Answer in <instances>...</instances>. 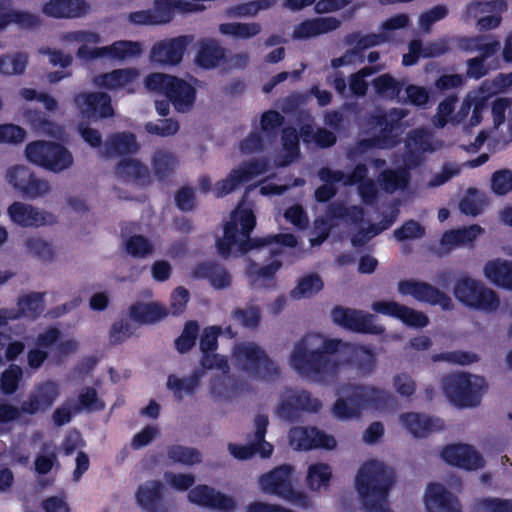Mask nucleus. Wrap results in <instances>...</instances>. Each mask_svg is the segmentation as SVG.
I'll return each mask as SVG.
<instances>
[{"label":"nucleus","instance_id":"f257e3e1","mask_svg":"<svg viewBox=\"0 0 512 512\" xmlns=\"http://www.w3.org/2000/svg\"><path fill=\"white\" fill-rule=\"evenodd\" d=\"M377 355L372 347L352 345L321 334H307L297 341L288 365L299 376L315 383H330L351 365L360 376L373 373Z\"/></svg>","mask_w":512,"mask_h":512},{"label":"nucleus","instance_id":"f03ea898","mask_svg":"<svg viewBox=\"0 0 512 512\" xmlns=\"http://www.w3.org/2000/svg\"><path fill=\"white\" fill-rule=\"evenodd\" d=\"M256 225L254 205L247 201L246 195L232 211L230 221L224 228V236L217 241V248L222 256H240L254 251L257 253L277 254L281 246L293 247L297 240L292 234H279L267 237L250 238Z\"/></svg>","mask_w":512,"mask_h":512},{"label":"nucleus","instance_id":"7ed1b4c3","mask_svg":"<svg viewBox=\"0 0 512 512\" xmlns=\"http://www.w3.org/2000/svg\"><path fill=\"white\" fill-rule=\"evenodd\" d=\"M395 483V473L384 462L370 459L358 469L355 488L367 512H392L387 497Z\"/></svg>","mask_w":512,"mask_h":512},{"label":"nucleus","instance_id":"20e7f679","mask_svg":"<svg viewBox=\"0 0 512 512\" xmlns=\"http://www.w3.org/2000/svg\"><path fill=\"white\" fill-rule=\"evenodd\" d=\"M294 472L290 464L279 465L259 476L258 487L263 494L276 496L296 508L312 509L314 501L308 492L293 486Z\"/></svg>","mask_w":512,"mask_h":512},{"label":"nucleus","instance_id":"39448f33","mask_svg":"<svg viewBox=\"0 0 512 512\" xmlns=\"http://www.w3.org/2000/svg\"><path fill=\"white\" fill-rule=\"evenodd\" d=\"M387 398L384 390L374 386H353L340 391L332 413L341 420L356 418L364 410H378L386 403Z\"/></svg>","mask_w":512,"mask_h":512},{"label":"nucleus","instance_id":"423d86ee","mask_svg":"<svg viewBox=\"0 0 512 512\" xmlns=\"http://www.w3.org/2000/svg\"><path fill=\"white\" fill-rule=\"evenodd\" d=\"M453 293L462 305L484 314H495L501 305L500 296L494 289L469 276L456 280Z\"/></svg>","mask_w":512,"mask_h":512},{"label":"nucleus","instance_id":"0eeeda50","mask_svg":"<svg viewBox=\"0 0 512 512\" xmlns=\"http://www.w3.org/2000/svg\"><path fill=\"white\" fill-rule=\"evenodd\" d=\"M80 47L77 56L84 60L107 58L111 60H126L140 55L143 51L142 45L137 41L120 40L111 45L98 48H89V44L102 42L101 36L95 32L80 30Z\"/></svg>","mask_w":512,"mask_h":512},{"label":"nucleus","instance_id":"6e6552de","mask_svg":"<svg viewBox=\"0 0 512 512\" xmlns=\"http://www.w3.org/2000/svg\"><path fill=\"white\" fill-rule=\"evenodd\" d=\"M27 160L53 173H62L74 165L73 153L63 144L37 140L25 148Z\"/></svg>","mask_w":512,"mask_h":512},{"label":"nucleus","instance_id":"1a4fd4ad","mask_svg":"<svg viewBox=\"0 0 512 512\" xmlns=\"http://www.w3.org/2000/svg\"><path fill=\"white\" fill-rule=\"evenodd\" d=\"M486 389L485 379L478 375L458 373L443 380V390L449 401L462 408L477 406Z\"/></svg>","mask_w":512,"mask_h":512},{"label":"nucleus","instance_id":"9d476101","mask_svg":"<svg viewBox=\"0 0 512 512\" xmlns=\"http://www.w3.org/2000/svg\"><path fill=\"white\" fill-rule=\"evenodd\" d=\"M405 116V110L398 108H393L388 113L376 111L372 116V124L379 127L383 137L361 140L355 147L348 151V157L355 159L373 147L387 148L393 146L396 142L395 137L399 133V122Z\"/></svg>","mask_w":512,"mask_h":512},{"label":"nucleus","instance_id":"9b49d317","mask_svg":"<svg viewBox=\"0 0 512 512\" xmlns=\"http://www.w3.org/2000/svg\"><path fill=\"white\" fill-rule=\"evenodd\" d=\"M233 361L238 368L261 378L278 373L277 364L253 342L237 344L233 349Z\"/></svg>","mask_w":512,"mask_h":512},{"label":"nucleus","instance_id":"f8f14e48","mask_svg":"<svg viewBox=\"0 0 512 512\" xmlns=\"http://www.w3.org/2000/svg\"><path fill=\"white\" fill-rule=\"evenodd\" d=\"M269 164L266 160H252L232 169L227 176L218 181L213 193L217 198L223 197L236 190L242 183L252 180L268 171Z\"/></svg>","mask_w":512,"mask_h":512},{"label":"nucleus","instance_id":"ddd939ff","mask_svg":"<svg viewBox=\"0 0 512 512\" xmlns=\"http://www.w3.org/2000/svg\"><path fill=\"white\" fill-rule=\"evenodd\" d=\"M268 417L266 415H257L254 419V437L250 445L228 444V451L238 460L250 459L255 453L262 458H269L273 453V446L265 441V434L268 426Z\"/></svg>","mask_w":512,"mask_h":512},{"label":"nucleus","instance_id":"4468645a","mask_svg":"<svg viewBox=\"0 0 512 512\" xmlns=\"http://www.w3.org/2000/svg\"><path fill=\"white\" fill-rule=\"evenodd\" d=\"M187 500L202 508L226 512H232L238 507V502L233 496L206 484L192 487L187 493Z\"/></svg>","mask_w":512,"mask_h":512},{"label":"nucleus","instance_id":"2eb2a0df","mask_svg":"<svg viewBox=\"0 0 512 512\" xmlns=\"http://www.w3.org/2000/svg\"><path fill=\"white\" fill-rule=\"evenodd\" d=\"M333 321L356 332L379 335L385 328L376 322L373 314L361 310L336 307L332 310Z\"/></svg>","mask_w":512,"mask_h":512},{"label":"nucleus","instance_id":"dca6fc26","mask_svg":"<svg viewBox=\"0 0 512 512\" xmlns=\"http://www.w3.org/2000/svg\"><path fill=\"white\" fill-rule=\"evenodd\" d=\"M10 221L22 228H40L55 223V217L32 204L14 201L7 208Z\"/></svg>","mask_w":512,"mask_h":512},{"label":"nucleus","instance_id":"f3484780","mask_svg":"<svg viewBox=\"0 0 512 512\" xmlns=\"http://www.w3.org/2000/svg\"><path fill=\"white\" fill-rule=\"evenodd\" d=\"M398 292L403 296H411L419 302L439 305L443 309L451 308V298L431 284L415 279L402 280L398 283Z\"/></svg>","mask_w":512,"mask_h":512},{"label":"nucleus","instance_id":"a211bd4d","mask_svg":"<svg viewBox=\"0 0 512 512\" xmlns=\"http://www.w3.org/2000/svg\"><path fill=\"white\" fill-rule=\"evenodd\" d=\"M192 40L191 36L183 35L157 41L150 50V61L160 65L176 66L182 61Z\"/></svg>","mask_w":512,"mask_h":512},{"label":"nucleus","instance_id":"6ab92c4d","mask_svg":"<svg viewBox=\"0 0 512 512\" xmlns=\"http://www.w3.org/2000/svg\"><path fill=\"white\" fill-rule=\"evenodd\" d=\"M60 393V385L55 381L45 380L36 383L28 399L22 403L23 413L34 415L50 410Z\"/></svg>","mask_w":512,"mask_h":512},{"label":"nucleus","instance_id":"aec40b11","mask_svg":"<svg viewBox=\"0 0 512 512\" xmlns=\"http://www.w3.org/2000/svg\"><path fill=\"white\" fill-rule=\"evenodd\" d=\"M74 104L84 119L94 120L114 115L111 98L103 92L79 93L74 98Z\"/></svg>","mask_w":512,"mask_h":512},{"label":"nucleus","instance_id":"412c9836","mask_svg":"<svg viewBox=\"0 0 512 512\" xmlns=\"http://www.w3.org/2000/svg\"><path fill=\"white\" fill-rule=\"evenodd\" d=\"M289 443L298 451H307L316 448L334 449L336 440L333 436L325 434L313 427H294L289 432Z\"/></svg>","mask_w":512,"mask_h":512},{"label":"nucleus","instance_id":"4be33fe9","mask_svg":"<svg viewBox=\"0 0 512 512\" xmlns=\"http://www.w3.org/2000/svg\"><path fill=\"white\" fill-rule=\"evenodd\" d=\"M507 9L504 0H493L491 2H472L467 6V16L478 18L476 28L479 31L496 29L501 24L500 13Z\"/></svg>","mask_w":512,"mask_h":512},{"label":"nucleus","instance_id":"5701e85b","mask_svg":"<svg viewBox=\"0 0 512 512\" xmlns=\"http://www.w3.org/2000/svg\"><path fill=\"white\" fill-rule=\"evenodd\" d=\"M371 309L376 313L397 318L411 327L422 328L427 326L429 322L428 317L424 313L396 301H375L372 303Z\"/></svg>","mask_w":512,"mask_h":512},{"label":"nucleus","instance_id":"b1692460","mask_svg":"<svg viewBox=\"0 0 512 512\" xmlns=\"http://www.w3.org/2000/svg\"><path fill=\"white\" fill-rule=\"evenodd\" d=\"M442 459L449 465L472 471L484 466L478 451L469 444H451L443 448Z\"/></svg>","mask_w":512,"mask_h":512},{"label":"nucleus","instance_id":"393cba45","mask_svg":"<svg viewBox=\"0 0 512 512\" xmlns=\"http://www.w3.org/2000/svg\"><path fill=\"white\" fill-rule=\"evenodd\" d=\"M341 20L333 16L307 19L295 25L291 37L295 40H308L337 30Z\"/></svg>","mask_w":512,"mask_h":512},{"label":"nucleus","instance_id":"a878e982","mask_svg":"<svg viewBox=\"0 0 512 512\" xmlns=\"http://www.w3.org/2000/svg\"><path fill=\"white\" fill-rule=\"evenodd\" d=\"M163 484L151 480L140 485L136 492L138 504L146 512H170V505L163 499Z\"/></svg>","mask_w":512,"mask_h":512},{"label":"nucleus","instance_id":"bb28decb","mask_svg":"<svg viewBox=\"0 0 512 512\" xmlns=\"http://www.w3.org/2000/svg\"><path fill=\"white\" fill-rule=\"evenodd\" d=\"M399 421L407 431L418 438L426 437L431 432L439 431L444 427L441 419L415 412L400 414Z\"/></svg>","mask_w":512,"mask_h":512},{"label":"nucleus","instance_id":"cd10ccee","mask_svg":"<svg viewBox=\"0 0 512 512\" xmlns=\"http://www.w3.org/2000/svg\"><path fill=\"white\" fill-rule=\"evenodd\" d=\"M449 51V40L442 38L434 42L423 44L420 40H412L408 53L403 55L402 63L411 66L417 63L420 57H438Z\"/></svg>","mask_w":512,"mask_h":512},{"label":"nucleus","instance_id":"c85d7f7f","mask_svg":"<svg viewBox=\"0 0 512 512\" xmlns=\"http://www.w3.org/2000/svg\"><path fill=\"white\" fill-rule=\"evenodd\" d=\"M333 479V468L325 462L308 464L304 484L308 491L320 494L329 490Z\"/></svg>","mask_w":512,"mask_h":512},{"label":"nucleus","instance_id":"c756f323","mask_svg":"<svg viewBox=\"0 0 512 512\" xmlns=\"http://www.w3.org/2000/svg\"><path fill=\"white\" fill-rule=\"evenodd\" d=\"M23 252L26 256L50 264L57 258V249L53 242L41 235H29L22 243Z\"/></svg>","mask_w":512,"mask_h":512},{"label":"nucleus","instance_id":"7c9ffc66","mask_svg":"<svg viewBox=\"0 0 512 512\" xmlns=\"http://www.w3.org/2000/svg\"><path fill=\"white\" fill-rule=\"evenodd\" d=\"M139 71L135 68L116 69L101 74L93 79V83L100 88L116 91L127 88L139 78Z\"/></svg>","mask_w":512,"mask_h":512},{"label":"nucleus","instance_id":"2f4dec72","mask_svg":"<svg viewBox=\"0 0 512 512\" xmlns=\"http://www.w3.org/2000/svg\"><path fill=\"white\" fill-rule=\"evenodd\" d=\"M225 59V49L216 40L202 39L198 42L195 63L204 69L218 67Z\"/></svg>","mask_w":512,"mask_h":512},{"label":"nucleus","instance_id":"473e14b6","mask_svg":"<svg viewBox=\"0 0 512 512\" xmlns=\"http://www.w3.org/2000/svg\"><path fill=\"white\" fill-rule=\"evenodd\" d=\"M167 97L178 112H188L194 105L196 90L188 82L174 76Z\"/></svg>","mask_w":512,"mask_h":512},{"label":"nucleus","instance_id":"72a5a7b5","mask_svg":"<svg viewBox=\"0 0 512 512\" xmlns=\"http://www.w3.org/2000/svg\"><path fill=\"white\" fill-rule=\"evenodd\" d=\"M43 12L54 18H77L86 14L87 7L80 0H50Z\"/></svg>","mask_w":512,"mask_h":512},{"label":"nucleus","instance_id":"f704fd0d","mask_svg":"<svg viewBox=\"0 0 512 512\" xmlns=\"http://www.w3.org/2000/svg\"><path fill=\"white\" fill-rule=\"evenodd\" d=\"M138 150L136 137L132 133H117L109 137L100 154L104 158H111L118 154L133 153Z\"/></svg>","mask_w":512,"mask_h":512},{"label":"nucleus","instance_id":"c9c22d12","mask_svg":"<svg viewBox=\"0 0 512 512\" xmlns=\"http://www.w3.org/2000/svg\"><path fill=\"white\" fill-rule=\"evenodd\" d=\"M25 117L31 128L38 134L59 140L64 138V128L57 122L48 119L42 112L29 111Z\"/></svg>","mask_w":512,"mask_h":512},{"label":"nucleus","instance_id":"e433bc0d","mask_svg":"<svg viewBox=\"0 0 512 512\" xmlns=\"http://www.w3.org/2000/svg\"><path fill=\"white\" fill-rule=\"evenodd\" d=\"M168 311L157 302L137 303L129 309L130 319L141 324H149L166 317Z\"/></svg>","mask_w":512,"mask_h":512},{"label":"nucleus","instance_id":"4c0bfd02","mask_svg":"<svg viewBox=\"0 0 512 512\" xmlns=\"http://www.w3.org/2000/svg\"><path fill=\"white\" fill-rule=\"evenodd\" d=\"M482 233L483 229L478 225L451 230L443 235L441 245L445 247L446 251H451L472 243Z\"/></svg>","mask_w":512,"mask_h":512},{"label":"nucleus","instance_id":"58836bf2","mask_svg":"<svg viewBox=\"0 0 512 512\" xmlns=\"http://www.w3.org/2000/svg\"><path fill=\"white\" fill-rule=\"evenodd\" d=\"M195 278H207L216 289H223L231 284V275L222 266L212 263H202L193 269Z\"/></svg>","mask_w":512,"mask_h":512},{"label":"nucleus","instance_id":"ea45409f","mask_svg":"<svg viewBox=\"0 0 512 512\" xmlns=\"http://www.w3.org/2000/svg\"><path fill=\"white\" fill-rule=\"evenodd\" d=\"M10 24H16L22 28H32L38 24L37 16L5 6V1L0 0V32L8 28Z\"/></svg>","mask_w":512,"mask_h":512},{"label":"nucleus","instance_id":"a19ab883","mask_svg":"<svg viewBox=\"0 0 512 512\" xmlns=\"http://www.w3.org/2000/svg\"><path fill=\"white\" fill-rule=\"evenodd\" d=\"M367 168L365 165L359 164L350 174H345L341 170H332L324 167L319 170L318 177L322 182L341 183L343 185H352L365 179Z\"/></svg>","mask_w":512,"mask_h":512},{"label":"nucleus","instance_id":"79ce46f5","mask_svg":"<svg viewBox=\"0 0 512 512\" xmlns=\"http://www.w3.org/2000/svg\"><path fill=\"white\" fill-rule=\"evenodd\" d=\"M219 32L234 40H249L262 32L258 22H227L219 25Z\"/></svg>","mask_w":512,"mask_h":512},{"label":"nucleus","instance_id":"37998d69","mask_svg":"<svg viewBox=\"0 0 512 512\" xmlns=\"http://www.w3.org/2000/svg\"><path fill=\"white\" fill-rule=\"evenodd\" d=\"M29 63L26 52L14 51L0 54V75L19 76L25 73Z\"/></svg>","mask_w":512,"mask_h":512},{"label":"nucleus","instance_id":"c03bdc74","mask_svg":"<svg viewBox=\"0 0 512 512\" xmlns=\"http://www.w3.org/2000/svg\"><path fill=\"white\" fill-rule=\"evenodd\" d=\"M15 319L21 317L35 318L44 310L43 295L40 293H30L20 296L17 306L11 308Z\"/></svg>","mask_w":512,"mask_h":512},{"label":"nucleus","instance_id":"a18cd8bd","mask_svg":"<svg viewBox=\"0 0 512 512\" xmlns=\"http://www.w3.org/2000/svg\"><path fill=\"white\" fill-rule=\"evenodd\" d=\"M511 264L512 261L501 258L490 260L483 267L484 277L493 285L506 289Z\"/></svg>","mask_w":512,"mask_h":512},{"label":"nucleus","instance_id":"49530a36","mask_svg":"<svg viewBox=\"0 0 512 512\" xmlns=\"http://www.w3.org/2000/svg\"><path fill=\"white\" fill-rule=\"evenodd\" d=\"M178 165L176 156L166 149L156 150L151 157V169L159 179L169 176L177 169Z\"/></svg>","mask_w":512,"mask_h":512},{"label":"nucleus","instance_id":"de8ad7c7","mask_svg":"<svg viewBox=\"0 0 512 512\" xmlns=\"http://www.w3.org/2000/svg\"><path fill=\"white\" fill-rule=\"evenodd\" d=\"M410 181V174L406 169H387L378 178L380 187L387 193L404 190Z\"/></svg>","mask_w":512,"mask_h":512},{"label":"nucleus","instance_id":"09e8293b","mask_svg":"<svg viewBox=\"0 0 512 512\" xmlns=\"http://www.w3.org/2000/svg\"><path fill=\"white\" fill-rule=\"evenodd\" d=\"M202 377L203 373L201 371H196L185 378L170 375L167 380V388L173 392L178 400H181L185 395H190L195 391Z\"/></svg>","mask_w":512,"mask_h":512},{"label":"nucleus","instance_id":"8fccbe9b","mask_svg":"<svg viewBox=\"0 0 512 512\" xmlns=\"http://www.w3.org/2000/svg\"><path fill=\"white\" fill-rule=\"evenodd\" d=\"M324 287L322 277L315 272L305 274L298 281L297 286L291 290L294 299L310 298L319 293Z\"/></svg>","mask_w":512,"mask_h":512},{"label":"nucleus","instance_id":"3c124183","mask_svg":"<svg viewBox=\"0 0 512 512\" xmlns=\"http://www.w3.org/2000/svg\"><path fill=\"white\" fill-rule=\"evenodd\" d=\"M444 143L436 139L429 131L416 130L408 138L407 146L413 152H434L443 147Z\"/></svg>","mask_w":512,"mask_h":512},{"label":"nucleus","instance_id":"603ef678","mask_svg":"<svg viewBox=\"0 0 512 512\" xmlns=\"http://www.w3.org/2000/svg\"><path fill=\"white\" fill-rule=\"evenodd\" d=\"M384 65L363 67L359 71L352 73L348 77V85L351 93L356 97H364L367 93L369 83L367 77L380 72L384 69Z\"/></svg>","mask_w":512,"mask_h":512},{"label":"nucleus","instance_id":"864d4df0","mask_svg":"<svg viewBox=\"0 0 512 512\" xmlns=\"http://www.w3.org/2000/svg\"><path fill=\"white\" fill-rule=\"evenodd\" d=\"M488 205L486 195L476 188H469L459 203V209L466 215L476 216Z\"/></svg>","mask_w":512,"mask_h":512},{"label":"nucleus","instance_id":"5fc2aeb1","mask_svg":"<svg viewBox=\"0 0 512 512\" xmlns=\"http://www.w3.org/2000/svg\"><path fill=\"white\" fill-rule=\"evenodd\" d=\"M116 176L124 181L145 179L148 177V169L137 159H123L116 168Z\"/></svg>","mask_w":512,"mask_h":512},{"label":"nucleus","instance_id":"6e6d98bb","mask_svg":"<svg viewBox=\"0 0 512 512\" xmlns=\"http://www.w3.org/2000/svg\"><path fill=\"white\" fill-rule=\"evenodd\" d=\"M283 155L277 159V165L284 166L295 160L299 153L298 135L294 128H286L282 134Z\"/></svg>","mask_w":512,"mask_h":512},{"label":"nucleus","instance_id":"4d7b16f0","mask_svg":"<svg viewBox=\"0 0 512 512\" xmlns=\"http://www.w3.org/2000/svg\"><path fill=\"white\" fill-rule=\"evenodd\" d=\"M372 86L377 95L387 99L396 98L402 89L401 83L390 74H382L373 79Z\"/></svg>","mask_w":512,"mask_h":512},{"label":"nucleus","instance_id":"13d9d810","mask_svg":"<svg viewBox=\"0 0 512 512\" xmlns=\"http://www.w3.org/2000/svg\"><path fill=\"white\" fill-rule=\"evenodd\" d=\"M300 134L304 142H315L318 146L323 148L333 145L336 141V136L332 132L320 128L314 131V128L310 124L302 126Z\"/></svg>","mask_w":512,"mask_h":512},{"label":"nucleus","instance_id":"bf43d9fd","mask_svg":"<svg viewBox=\"0 0 512 512\" xmlns=\"http://www.w3.org/2000/svg\"><path fill=\"white\" fill-rule=\"evenodd\" d=\"M32 173L33 172L25 165H14L7 169L5 180L16 191L22 194Z\"/></svg>","mask_w":512,"mask_h":512},{"label":"nucleus","instance_id":"052dcab7","mask_svg":"<svg viewBox=\"0 0 512 512\" xmlns=\"http://www.w3.org/2000/svg\"><path fill=\"white\" fill-rule=\"evenodd\" d=\"M168 458L173 462L188 466L201 462V454L198 450L181 445L171 446L168 449Z\"/></svg>","mask_w":512,"mask_h":512},{"label":"nucleus","instance_id":"680f3d73","mask_svg":"<svg viewBox=\"0 0 512 512\" xmlns=\"http://www.w3.org/2000/svg\"><path fill=\"white\" fill-rule=\"evenodd\" d=\"M124 245L128 254L138 258L147 257L154 251L153 243L141 235L129 237Z\"/></svg>","mask_w":512,"mask_h":512},{"label":"nucleus","instance_id":"e2e57ef3","mask_svg":"<svg viewBox=\"0 0 512 512\" xmlns=\"http://www.w3.org/2000/svg\"><path fill=\"white\" fill-rule=\"evenodd\" d=\"M23 376V371L18 365H10L8 369H6L0 379V389L3 394H13L17 388L19 381Z\"/></svg>","mask_w":512,"mask_h":512},{"label":"nucleus","instance_id":"0e129e2a","mask_svg":"<svg viewBox=\"0 0 512 512\" xmlns=\"http://www.w3.org/2000/svg\"><path fill=\"white\" fill-rule=\"evenodd\" d=\"M163 478L168 487L180 492L187 491L196 481L195 476L191 473H175L171 471L165 472Z\"/></svg>","mask_w":512,"mask_h":512},{"label":"nucleus","instance_id":"69168bd1","mask_svg":"<svg viewBox=\"0 0 512 512\" xmlns=\"http://www.w3.org/2000/svg\"><path fill=\"white\" fill-rule=\"evenodd\" d=\"M462 166L456 163H445L439 172L432 175L431 179L427 182L430 188L439 187L447 183L450 179L456 177L461 172Z\"/></svg>","mask_w":512,"mask_h":512},{"label":"nucleus","instance_id":"338daca9","mask_svg":"<svg viewBox=\"0 0 512 512\" xmlns=\"http://www.w3.org/2000/svg\"><path fill=\"white\" fill-rule=\"evenodd\" d=\"M50 190V184L46 179L40 178L32 173L22 195L29 199H36L47 195Z\"/></svg>","mask_w":512,"mask_h":512},{"label":"nucleus","instance_id":"774afa93","mask_svg":"<svg viewBox=\"0 0 512 512\" xmlns=\"http://www.w3.org/2000/svg\"><path fill=\"white\" fill-rule=\"evenodd\" d=\"M477 512H512V499L486 498L478 504Z\"/></svg>","mask_w":512,"mask_h":512}]
</instances>
